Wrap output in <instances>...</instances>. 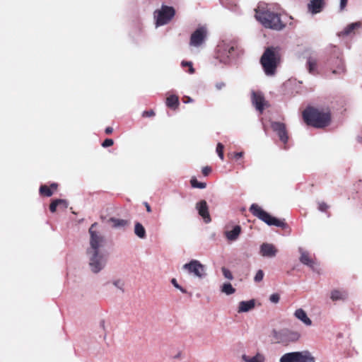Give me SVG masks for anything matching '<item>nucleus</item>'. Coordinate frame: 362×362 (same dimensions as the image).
Listing matches in <instances>:
<instances>
[{
  "mask_svg": "<svg viewBox=\"0 0 362 362\" xmlns=\"http://www.w3.org/2000/svg\"><path fill=\"white\" fill-rule=\"evenodd\" d=\"M221 291L226 295H231L235 292V289L230 283H224L221 286Z\"/></svg>",
  "mask_w": 362,
  "mask_h": 362,
  "instance_id": "nucleus-29",
  "label": "nucleus"
},
{
  "mask_svg": "<svg viewBox=\"0 0 362 362\" xmlns=\"http://www.w3.org/2000/svg\"><path fill=\"white\" fill-rule=\"evenodd\" d=\"M344 70V66L343 64H341V65L340 66V67H339L338 70H333V74H338V73H341V72H343Z\"/></svg>",
  "mask_w": 362,
  "mask_h": 362,
  "instance_id": "nucleus-45",
  "label": "nucleus"
},
{
  "mask_svg": "<svg viewBox=\"0 0 362 362\" xmlns=\"http://www.w3.org/2000/svg\"><path fill=\"white\" fill-rule=\"evenodd\" d=\"M280 362H315L314 358L308 351L291 352L284 354Z\"/></svg>",
  "mask_w": 362,
  "mask_h": 362,
  "instance_id": "nucleus-11",
  "label": "nucleus"
},
{
  "mask_svg": "<svg viewBox=\"0 0 362 362\" xmlns=\"http://www.w3.org/2000/svg\"><path fill=\"white\" fill-rule=\"evenodd\" d=\"M257 20L265 28L280 30L284 28L279 14L269 10L260 9L256 11Z\"/></svg>",
  "mask_w": 362,
  "mask_h": 362,
  "instance_id": "nucleus-2",
  "label": "nucleus"
},
{
  "mask_svg": "<svg viewBox=\"0 0 362 362\" xmlns=\"http://www.w3.org/2000/svg\"><path fill=\"white\" fill-rule=\"evenodd\" d=\"M255 306V300L251 299L247 301H240L238 308V313H247L252 310Z\"/></svg>",
  "mask_w": 362,
  "mask_h": 362,
  "instance_id": "nucleus-21",
  "label": "nucleus"
},
{
  "mask_svg": "<svg viewBox=\"0 0 362 362\" xmlns=\"http://www.w3.org/2000/svg\"><path fill=\"white\" fill-rule=\"evenodd\" d=\"M112 284L122 293L124 292L125 283L124 280L120 279H114L112 281Z\"/></svg>",
  "mask_w": 362,
  "mask_h": 362,
  "instance_id": "nucleus-30",
  "label": "nucleus"
},
{
  "mask_svg": "<svg viewBox=\"0 0 362 362\" xmlns=\"http://www.w3.org/2000/svg\"><path fill=\"white\" fill-rule=\"evenodd\" d=\"M241 233V228L240 226H235L233 230H227L225 232L226 238L230 241H235L238 239Z\"/></svg>",
  "mask_w": 362,
  "mask_h": 362,
  "instance_id": "nucleus-23",
  "label": "nucleus"
},
{
  "mask_svg": "<svg viewBox=\"0 0 362 362\" xmlns=\"http://www.w3.org/2000/svg\"><path fill=\"white\" fill-rule=\"evenodd\" d=\"M114 144V141L111 139H106L102 144V146L104 148L109 147L112 146Z\"/></svg>",
  "mask_w": 362,
  "mask_h": 362,
  "instance_id": "nucleus-40",
  "label": "nucleus"
},
{
  "mask_svg": "<svg viewBox=\"0 0 362 362\" xmlns=\"http://www.w3.org/2000/svg\"><path fill=\"white\" fill-rule=\"evenodd\" d=\"M134 233L138 238L141 239H145L146 237V229L139 222L135 223Z\"/></svg>",
  "mask_w": 362,
  "mask_h": 362,
  "instance_id": "nucleus-25",
  "label": "nucleus"
},
{
  "mask_svg": "<svg viewBox=\"0 0 362 362\" xmlns=\"http://www.w3.org/2000/svg\"><path fill=\"white\" fill-rule=\"evenodd\" d=\"M185 98H186V100H184L185 103H192L193 101L192 98L189 96H185Z\"/></svg>",
  "mask_w": 362,
  "mask_h": 362,
  "instance_id": "nucleus-47",
  "label": "nucleus"
},
{
  "mask_svg": "<svg viewBox=\"0 0 362 362\" xmlns=\"http://www.w3.org/2000/svg\"><path fill=\"white\" fill-rule=\"evenodd\" d=\"M40 194H43V195H45L47 197H50L52 196V190L50 189V188H49L46 185H42L40 188Z\"/></svg>",
  "mask_w": 362,
  "mask_h": 362,
  "instance_id": "nucleus-33",
  "label": "nucleus"
},
{
  "mask_svg": "<svg viewBox=\"0 0 362 362\" xmlns=\"http://www.w3.org/2000/svg\"><path fill=\"white\" fill-rule=\"evenodd\" d=\"M107 222L108 223H112V226L114 228H124V227H125L126 226L128 225V221H127L124 220V219L114 218V217L110 218L107 220Z\"/></svg>",
  "mask_w": 362,
  "mask_h": 362,
  "instance_id": "nucleus-26",
  "label": "nucleus"
},
{
  "mask_svg": "<svg viewBox=\"0 0 362 362\" xmlns=\"http://www.w3.org/2000/svg\"><path fill=\"white\" fill-rule=\"evenodd\" d=\"M223 148H224L223 145L221 143H218V144L216 146V153H217L218 157L222 160L224 159Z\"/></svg>",
  "mask_w": 362,
  "mask_h": 362,
  "instance_id": "nucleus-35",
  "label": "nucleus"
},
{
  "mask_svg": "<svg viewBox=\"0 0 362 362\" xmlns=\"http://www.w3.org/2000/svg\"><path fill=\"white\" fill-rule=\"evenodd\" d=\"M190 183L194 188L204 189L206 186V183L198 182L195 177L191 179Z\"/></svg>",
  "mask_w": 362,
  "mask_h": 362,
  "instance_id": "nucleus-32",
  "label": "nucleus"
},
{
  "mask_svg": "<svg viewBox=\"0 0 362 362\" xmlns=\"http://www.w3.org/2000/svg\"><path fill=\"white\" fill-rule=\"evenodd\" d=\"M264 272L262 269H259L257 272V273L254 277L255 282L259 283V282L262 281L264 278Z\"/></svg>",
  "mask_w": 362,
  "mask_h": 362,
  "instance_id": "nucleus-36",
  "label": "nucleus"
},
{
  "mask_svg": "<svg viewBox=\"0 0 362 362\" xmlns=\"http://www.w3.org/2000/svg\"><path fill=\"white\" fill-rule=\"evenodd\" d=\"M298 252L300 254V257L299 258L300 262L302 264L307 265L312 269H314L315 262L310 257L308 252L305 250L301 247H298Z\"/></svg>",
  "mask_w": 362,
  "mask_h": 362,
  "instance_id": "nucleus-19",
  "label": "nucleus"
},
{
  "mask_svg": "<svg viewBox=\"0 0 362 362\" xmlns=\"http://www.w3.org/2000/svg\"><path fill=\"white\" fill-rule=\"evenodd\" d=\"M182 269L189 275L198 279H203L206 274V267L197 259H192L188 263L185 264Z\"/></svg>",
  "mask_w": 362,
  "mask_h": 362,
  "instance_id": "nucleus-9",
  "label": "nucleus"
},
{
  "mask_svg": "<svg viewBox=\"0 0 362 362\" xmlns=\"http://www.w3.org/2000/svg\"><path fill=\"white\" fill-rule=\"evenodd\" d=\"M236 48L235 45L233 42H223L218 45V58L220 62L223 64L229 63L230 57L233 56Z\"/></svg>",
  "mask_w": 362,
  "mask_h": 362,
  "instance_id": "nucleus-12",
  "label": "nucleus"
},
{
  "mask_svg": "<svg viewBox=\"0 0 362 362\" xmlns=\"http://www.w3.org/2000/svg\"><path fill=\"white\" fill-rule=\"evenodd\" d=\"M181 65L182 67L187 66L189 68L187 72L190 74H193L195 71L194 69L193 68L192 63L191 62L187 61H182L181 62Z\"/></svg>",
  "mask_w": 362,
  "mask_h": 362,
  "instance_id": "nucleus-34",
  "label": "nucleus"
},
{
  "mask_svg": "<svg viewBox=\"0 0 362 362\" xmlns=\"http://www.w3.org/2000/svg\"><path fill=\"white\" fill-rule=\"evenodd\" d=\"M166 105L173 109L177 108L179 105L178 97L175 95L168 96L166 99Z\"/></svg>",
  "mask_w": 362,
  "mask_h": 362,
  "instance_id": "nucleus-28",
  "label": "nucleus"
},
{
  "mask_svg": "<svg viewBox=\"0 0 362 362\" xmlns=\"http://www.w3.org/2000/svg\"><path fill=\"white\" fill-rule=\"evenodd\" d=\"M278 250L275 246L270 243H263L260 246V255L264 257L272 258L276 255Z\"/></svg>",
  "mask_w": 362,
  "mask_h": 362,
  "instance_id": "nucleus-15",
  "label": "nucleus"
},
{
  "mask_svg": "<svg viewBox=\"0 0 362 362\" xmlns=\"http://www.w3.org/2000/svg\"><path fill=\"white\" fill-rule=\"evenodd\" d=\"M196 209H197L199 214L204 218L206 223H209L211 221L207 203L205 200H202L197 203Z\"/></svg>",
  "mask_w": 362,
  "mask_h": 362,
  "instance_id": "nucleus-16",
  "label": "nucleus"
},
{
  "mask_svg": "<svg viewBox=\"0 0 362 362\" xmlns=\"http://www.w3.org/2000/svg\"><path fill=\"white\" fill-rule=\"evenodd\" d=\"M171 283H172V284H173V285L176 288L179 289L182 293H187V291H186L184 288H182V286H180L178 284V283H177V280H176L175 279H172V280H171Z\"/></svg>",
  "mask_w": 362,
  "mask_h": 362,
  "instance_id": "nucleus-38",
  "label": "nucleus"
},
{
  "mask_svg": "<svg viewBox=\"0 0 362 362\" xmlns=\"http://www.w3.org/2000/svg\"><path fill=\"white\" fill-rule=\"evenodd\" d=\"M57 187V185L55 184V183H53V184L51 185V187L53 188V189H56Z\"/></svg>",
  "mask_w": 362,
  "mask_h": 362,
  "instance_id": "nucleus-50",
  "label": "nucleus"
},
{
  "mask_svg": "<svg viewBox=\"0 0 362 362\" xmlns=\"http://www.w3.org/2000/svg\"><path fill=\"white\" fill-rule=\"evenodd\" d=\"M145 206H146V211L148 212H151V208L149 206V204L148 203H145Z\"/></svg>",
  "mask_w": 362,
  "mask_h": 362,
  "instance_id": "nucleus-49",
  "label": "nucleus"
},
{
  "mask_svg": "<svg viewBox=\"0 0 362 362\" xmlns=\"http://www.w3.org/2000/svg\"><path fill=\"white\" fill-rule=\"evenodd\" d=\"M250 211L269 226H275L281 228H285L286 226V223L283 221L272 216L257 204L251 205Z\"/></svg>",
  "mask_w": 362,
  "mask_h": 362,
  "instance_id": "nucleus-5",
  "label": "nucleus"
},
{
  "mask_svg": "<svg viewBox=\"0 0 362 362\" xmlns=\"http://www.w3.org/2000/svg\"><path fill=\"white\" fill-rule=\"evenodd\" d=\"M243 152H238L234 154V156L235 158H240L243 157Z\"/></svg>",
  "mask_w": 362,
  "mask_h": 362,
  "instance_id": "nucleus-46",
  "label": "nucleus"
},
{
  "mask_svg": "<svg viewBox=\"0 0 362 362\" xmlns=\"http://www.w3.org/2000/svg\"><path fill=\"white\" fill-rule=\"evenodd\" d=\"M59 204H63L65 208L67 206V204H66V202L65 200H64V199H56V200L53 201L51 203V204L49 206L50 211L52 213L55 212L57 206L59 205Z\"/></svg>",
  "mask_w": 362,
  "mask_h": 362,
  "instance_id": "nucleus-31",
  "label": "nucleus"
},
{
  "mask_svg": "<svg viewBox=\"0 0 362 362\" xmlns=\"http://www.w3.org/2000/svg\"><path fill=\"white\" fill-rule=\"evenodd\" d=\"M251 100L256 110L262 113L267 105V102L262 93L259 91L252 90L251 93Z\"/></svg>",
  "mask_w": 362,
  "mask_h": 362,
  "instance_id": "nucleus-13",
  "label": "nucleus"
},
{
  "mask_svg": "<svg viewBox=\"0 0 362 362\" xmlns=\"http://www.w3.org/2000/svg\"><path fill=\"white\" fill-rule=\"evenodd\" d=\"M304 121L307 124L317 128L327 127L331 119L330 112L328 110L308 107L303 112Z\"/></svg>",
  "mask_w": 362,
  "mask_h": 362,
  "instance_id": "nucleus-1",
  "label": "nucleus"
},
{
  "mask_svg": "<svg viewBox=\"0 0 362 362\" xmlns=\"http://www.w3.org/2000/svg\"><path fill=\"white\" fill-rule=\"evenodd\" d=\"M95 223L93 224L89 228L90 247L87 250L88 252H103L102 249L105 245V237L99 232L93 230Z\"/></svg>",
  "mask_w": 362,
  "mask_h": 362,
  "instance_id": "nucleus-8",
  "label": "nucleus"
},
{
  "mask_svg": "<svg viewBox=\"0 0 362 362\" xmlns=\"http://www.w3.org/2000/svg\"><path fill=\"white\" fill-rule=\"evenodd\" d=\"M318 57L316 55H311L308 57L306 62V67L308 72L313 75L317 74Z\"/></svg>",
  "mask_w": 362,
  "mask_h": 362,
  "instance_id": "nucleus-18",
  "label": "nucleus"
},
{
  "mask_svg": "<svg viewBox=\"0 0 362 362\" xmlns=\"http://www.w3.org/2000/svg\"><path fill=\"white\" fill-rule=\"evenodd\" d=\"M347 1L348 0H340V4H339L340 11H343L345 8L346 4H347Z\"/></svg>",
  "mask_w": 362,
  "mask_h": 362,
  "instance_id": "nucleus-43",
  "label": "nucleus"
},
{
  "mask_svg": "<svg viewBox=\"0 0 362 362\" xmlns=\"http://www.w3.org/2000/svg\"><path fill=\"white\" fill-rule=\"evenodd\" d=\"M270 337L274 343L288 346L291 343L298 341L300 338V334L297 331H293L288 328L281 329H274L271 332Z\"/></svg>",
  "mask_w": 362,
  "mask_h": 362,
  "instance_id": "nucleus-3",
  "label": "nucleus"
},
{
  "mask_svg": "<svg viewBox=\"0 0 362 362\" xmlns=\"http://www.w3.org/2000/svg\"><path fill=\"white\" fill-rule=\"evenodd\" d=\"M260 63L267 76H274L279 63V57L275 50L267 48L260 59Z\"/></svg>",
  "mask_w": 362,
  "mask_h": 362,
  "instance_id": "nucleus-4",
  "label": "nucleus"
},
{
  "mask_svg": "<svg viewBox=\"0 0 362 362\" xmlns=\"http://www.w3.org/2000/svg\"><path fill=\"white\" fill-rule=\"evenodd\" d=\"M272 128L274 132L278 134L279 139L284 144H286L288 141V136L284 124L279 122H274L272 123Z\"/></svg>",
  "mask_w": 362,
  "mask_h": 362,
  "instance_id": "nucleus-14",
  "label": "nucleus"
},
{
  "mask_svg": "<svg viewBox=\"0 0 362 362\" xmlns=\"http://www.w3.org/2000/svg\"><path fill=\"white\" fill-rule=\"evenodd\" d=\"M325 6V0H310L308 4V10L312 14H316L322 11Z\"/></svg>",
  "mask_w": 362,
  "mask_h": 362,
  "instance_id": "nucleus-17",
  "label": "nucleus"
},
{
  "mask_svg": "<svg viewBox=\"0 0 362 362\" xmlns=\"http://www.w3.org/2000/svg\"><path fill=\"white\" fill-rule=\"evenodd\" d=\"M175 14V9L171 6H162L160 9L155 11L154 19L156 27L168 24Z\"/></svg>",
  "mask_w": 362,
  "mask_h": 362,
  "instance_id": "nucleus-7",
  "label": "nucleus"
},
{
  "mask_svg": "<svg viewBox=\"0 0 362 362\" xmlns=\"http://www.w3.org/2000/svg\"><path fill=\"white\" fill-rule=\"evenodd\" d=\"M329 208V206L325 202L318 203V209L320 211H325Z\"/></svg>",
  "mask_w": 362,
  "mask_h": 362,
  "instance_id": "nucleus-41",
  "label": "nucleus"
},
{
  "mask_svg": "<svg viewBox=\"0 0 362 362\" xmlns=\"http://www.w3.org/2000/svg\"><path fill=\"white\" fill-rule=\"evenodd\" d=\"M88 265L93 273H98L106 265L107 257L104 252L87 251Z\"/></svg>",
  "mask_w": 362,
  "mask_h": 362,
  "instance_id": "nucleus-6",
  "label": "nucleus"
},
{
  "mask_svg": "<svg viewBox=\"0 0 362 362\" xmlns=\"http://www.w3.org/2000/svg\"><path fill=\"white\" fill-rule=\"evenodd\" d=\"M207 37V30L202 26L197 28L190 36L189 47L192 50L196 49L199 50L205 43Z\"/></svg>",
  "mask_w": 362,
  "mask_h": 362,
  "instance_id": "nucleus-10",
  "label": "nucleus"
},
{
  "mask_svg": "<svg viewBox=\"0 0 362 362\" xmlns=\"http://www.w3.org/2000/svg\"><path fill=\"white\" fill-rule=\"evenodd\" d=\"M294 316L306 326H310L312 325V320L308 317L307 313L302 308L297 309L294 313Z\"/></svg>",
  "mask_w": 362,
  "mask_h": 362,
  "instance_id": "nucleus-22",
  "label": "nucleus"
},
{
  "mask_svg": "<svg viewBox=\"0 0 362 362\" xmlns=\"http://www.w3.org/2000/svg\"><path fill=\"white\" fill-rule=\"evenodd\" d=\"M154 115V112L153 110L145 111L143 112L144 117H151Z\"/></svg>",
  "mask_w": 362,
  "mask_h": 362,
  "instance_id": "nucleus-44",
  "label": "nucleus"
},
{
  "mask_svg": "<svg viewBox=\"0 0 362 362\" xmlns=\"http://www.w3.org/2000/svg\"><path fill=\"white\" fill-rule=\"evenodd\" d=\"M243 360L245 362H264L265 357L262 354L257 353L255 356L250 357L246 355L243 356Z\"/></svg>",
  "mask_w": 362,
  "mask_h": 362,
  "instance_id": "nucleus-27",
  "label": "nucleus"
},
{
  "mask_svg": "<svg viewBox=\"0 0 362 362\" xmlns=\"http://www.w3.org/2000/svg\"><path fill=\"white\" fill-rule=\"evenodd\" d=\"M211 171V168L209 166H206L202 168V173L204 176H207Z\"/></svg>",
  "mask_w": 362,
  "mask_h": 362,
  "instance_id": "nucleus-42",
  "label": "nucleus"
},
{
  "mask_svg": "<svg viewBox=\"0 0 362 362\" xmlns=\"http://www.w3.org/2000/svg\"><path fill=\"white\" fill-rule=\"evenodd\" d=\"M362 26L361 22H355L349 24L344 29L339 33L340 36H351L355 34V31Z\"/></svg>",
  "mask_w": 362,
  "mask_h": 362,
  "instance_id": "nucleus-20",
  "label": "nucleus"
},
{
  "mask_svg": "<svg viewBox=\"0 0 362 362\" xmlns=\"http://www.w3.org/2000/svg\"><path fill=\"white\" fill-rule=\"evenodd\" d=\"M348 294L345 291L334 289L331 291L330 298L333 301L344 300L347 298Z\"/></svg>",
  "mask_w": 362,
  "mask_h": 362,
  "instance_id": "nucleus-24",
  "label": "nucleus"
},
{
  "mask_svg": "<svg viewBox=\"0 0 362 362\" xmlns=\"http://www.w3.org/2000/svg\"><path fill=\"white\" fill-rule=\"evenodd\" d=\"M181 354L180 353H178L176 356H174L175 358H180Z\"/></svg>",
  "mask_w": 362,
  "mask_h": 362,
  "instance_id": "nucleus-51",
  "label": "nucleus"
},
{
  "mask_svg": "<svg viewBox=\"0 0 362 362\" xmlns=\"http://www.w3.org/2000/svg\"><path fill=\"white\" fill-rule=\"evenodd\" d=\"M112 131H113V129L110 127H108L105 129V133L108 134H111L112 132Z\"/></svg>",
  "mask_w": 362,
  "mask_h": 362,
  "instance_id": "nucleus-48",
  "label": "nucleus"
},
{
  "mask_svg": "<svg viewBox=\"0 0 362 362\" xmlns=\"http://www.w3.org/2000/svg\"><path fill=\"white\" fill-rule=\"evenodd\" d=\"M221 270L223 275L226 279L229 280H232L233 279V276L229 269L226 267H222Z\"/></svg>",
  "mask_w": 362,
  "mask_h": 362,
  "instance_id": "nucleus-37",
  "label": "nucleus"
},
{
  "mask_svg": "<svg viewBox=\"0 0 362 362\" xmlns=\"http://www.w3.org/2000/svg\"><path fill=\"white\" fill-rule=\"evenodd\" d=\"M280 300V296L278 293H273L269 297V300L273 303H279Z\"/></svg>",
  "mask_w": 362,
  "mask_h": 362,
  "instance_id": "nucleus-39",
  "label": "nucleus"
}]
</instances>
